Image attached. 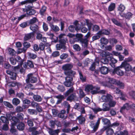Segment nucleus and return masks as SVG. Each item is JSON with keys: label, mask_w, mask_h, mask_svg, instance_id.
<instances>
[{"label": "nucleus", "mask_w": 135, "mask_h": 135, "mask_svg": "<svg viewBox=\"0 0 135 135\" xmlns=\"http://www.w3.org/2000/svg\"><path fill=\"white\" fill-rule=\"evenodd\" d=\"M73 67V65L71 64H66L63 65L62 69L64 70V73L65 75H72L73 76H74L76 74V72L71 70Z\"/></svg>", "instance_id": "f257e3e1"}, {"label": "nucleus", "mask_w": 135, "mask_h": 135, "mask_svg": "<svg viewBox=\"0 0 135 135\" xmlns=\"http://www.w3.org/2000/svg\"><path fill=\"white\" fill-rule=\"evenodd\" d=\"M65 78V81L64 82V85L66 87H71L74 84V83L73 81V75H66Z\"/></svg>", "instance_id": "f03ea898"}, {"label": "nucleus", "mask_w": 135, "mask_h": 135, "mask_svg": "<svg viewBox=\"0 0 135 135\" xmlns=\"http://www.w3.org/2000/svg\"><path fill=\"white\" fill-rule=\"evenodd\" d=\"M32 7L29 5H26L25 8H22L23 12H26L27 15H34L36 12L35 10L32 9Z\"/></svg>", "instance_id": "7ed1b4c3"}, {"label": "nucleus", "mask_w": 135, "mask_h": 135, "mask_svg": "<svg viewBox=\"0 0 135 135\" xmlns=\"http://www.w3.org/2000/svg\"><path fill=\"white\" fill-rule=\"evenodd\" d=\"M100 118H98L97 122L95 123L94 121H91L90 122V127L93 129L92 132L94 133L97 130L100 124Z\"/></svg>", "instance_id": "20e7f679"}, {"label": "nucleus", "mask_w": 135, "mask_h": 135, "mask_svg": "<svg viewBox=\"0 0 135 135\" xmlns=\"http://www.w3.org/2000/svg\"><path fill=\"white\" fill-rule=\"evenodd\" d=\"M27 78L26 80V83H35L37 82V79L36 77L34 76L33 73H30L28 74L27 76Z\"/></svg>", "instance_id": "39448f33"}, {"label": "nucleus", "mask_w": 135, "mask_h": 135, "mask_svg": "<svg viewBox=\"0 0 135 135\" xmlns=\"http://www.w3.org/2000/svg\"><path fill=\"white\" fill-rule=\"evenodd\" d=\"M123 68L120 65V66L114 69L113 73L114 74H116L120 76H123L124 74V72L122 70Z\"/></svg>", "instance_id": "423d86ee"}, {"label": "nucleus", "mask_w": 135, "mask_h": 135, "mask_svg": "<svg viewBox=\"0 0 135 135\" xmlns=\"http://www.w3.org/2000/svg\"><path fill=\"white\" fill-rule=\"evenodd\" d=\"M112 98H113L112 95L109 94H107L106 95H102L100 99V100L102 102H108Z\"/></svg>", "instance_id": "0eeeda50"}, {"label": "nucleus", "mask_w": 135, "mask_h": 135, "mask_svg": "<svg viewBox=\"0 0 135 135\" xmlns=\"http://www.w3.org/2000/svg\"><path fill=\"white\" fill-rule=\"evenodd\" d=\"M23 67L25 68H34L33 63L30 60H27V62L24 63Z\"/></svg>", "instance_id": "6e6552de"}, {"label": "nucleus", "mask_w": 135, "mask_h": 135, "mask_svg": "<svg viewBox=\"0 0 135 135\" xmlns=\"http://www.w3.org/2000/svg\"><path fill=\"white\" fill-rule=\"evenodd\" d=\"M122 68H124L126 71H129L131 70L132 68L131 66L128 63H127L126 61H125L122 62L121 65Z\"/></svg>", "instance_id": "1a4fd4ad"}, {"label": "nucleus", "mask_w": 135, "mask_h": 135, "mask_svg": "<svg viewBox=\"0 0 135 135\" xmlns=\"http://www.w3.org/2000/svg\"><path fill=\"white\" fill-rule=\"evenodd\" d=\"M119 14L121 17H124L127 19H130L133 15V14L130 12H128L126 13L119 12Z\"/></svg>", "instance_id": "9d476101"}, {"label": "nucleus", "mask_w": 135, "mask_h": 135, "mask_svg": "<svg viewBox=\"0 0 135 135\" xmlns=\"http://www.w3.org/2000/svg\"><path fill=\"white\" fill-rule=\"evenodd\" d=\"M30 28L32 31V32H33L34 34L35 33L39 31V27L36 24H33L31 25Z\"/></svg>", "instance_id": "9b49d317"}, {"label": "nucleus", "mask_w": 135, "mask_h": 135, "mask_svg": "<svg viewBox=\"0 0 135 135\" xmlns=\"http://www.w3.org/2000/svg\"><path fill=\"white\" fill-rule=\"evenodd\" d=\"M6 73L8 74L9 75L11 76L10 78L11 79L13 80L16 79V73L9 70H7Z\"/></svg>", "instance_id": "f8f14e48"}, {"label": "nucleus", "mask_w": 135, "mask_h": 135, "mask_svg": "<svg viewBox=\"0 0 135 135\" xmlns=\"http://www.w3.org/2000/svg\"><path fill=\"white\" fill-rule=\"evenodd\" d=\"M94 89L97 90H100V88L97 86H93L92 85H87L85 88V90L87 91H89L90 90L91 91Z\"/></svg>", "instance_id": "ddd939ff"}, {"label": "nucleus", "mask_w": 135, "mask_h": 135, "mask_svg": "<svg viewBox=\"0 0 135 135\" xmlns=\"http://www.w3.org/2000/svg\"><path fill=\"white\" fill-rule=\"evenodd\" d=\"M6 81L8 86L10 87H13L15 86L16 85L18 86L21 85V84L19 83L15 82V81L11 82L9 80H7Z\"/></svg>", "instance_id": "4468645a"}, {"label": "nucleus", "mask_w": 135, "mask_h": 135, "mask_svg": "<svg viewBox=\"0 0 135 135\" xmlns=\"http://www.w3.org/2000/svg\"><path fill=\"white\" fill-rule=\"evenodd\" d=\"M77 98L75 93H72L69 96L66 98V100L71 102Z\"/></svg>", "instance_id": "2eb2a0df"}, {"label": "nucleus", "mask_w": 135, "mask_h": 135, "mask_svg": "<svg viewBox=\"0 0 135 135\" xmlns=\"http://www.w3.org/2000/svg\"><path fill=\"white\" fill-rule=\"evenodd\" d=\"M49 130L48 132L50 135H58V133L59 132V129L54 130L49 128H48Z\"/></svg>", "instance_id": "dca6fc26"}, {"label": "nucleus", "mask_w": 135, "mask_h": 135, "mask_svg": "<svg viewBox=\"0 0 135 135\" xmlns=\"http://www.w3.org/2000/svg\"><path fill=\"white\" fill-rule=\"evenodd\" d=\"M100 71L102 74L105 75L108 73L109 70L107 67L103 66L100 68Z\"/></svg>", "instance_id": "f3484780"}, {"label": "nucleus", "mask_w": 135, "mask_h": 135, "mask_svg": "<svg viewBox=\"0 0 135 135\" xmlns=\"http://www.w3.org/2000/svg\"><path fill=\"white\" fill-rule=\"evenodd\" d=\"M100 43L102 45V48H103L104 47V45L107 44L109 42L108 40L106 38L103 37L101 38L100 39Z\"/></svg>", "instance_id": "a211bd4d"}, {"label": "nucleus", "mask_w": 135, "mask_h": 135, "mask_svg": "<svg viewBox=\"0 0 135 135\" xmlns=\"http://www.w3.org/2000/svg\"><path fill=\"white\" fill-rule=\"evenodd\" d=\"M66 112V111L65 110H61L60 112L58 114V117L62 119H66L67 117V115H64Z\"/></svg>", "instance_id": "6ab92c4d"}, {"label": "nucleus", "mask_w": 135, "mask_h": 135, "mask_svg": "<svg viewBox=\"0 0 135 135\" xmlns=\"http://www.w3.org/2000/svg\"><path fill=\"white\" fill-rule=\"evenodd\" d=\"M84 48H87L88 46V40L86 38H83L79 41Z\"/></svg>", "instance_id": "aec40b11"}, {"label": "nucleus", "mask_w": 135, "mask_h": 135, "mask_svg": "<svg viewBox=\"0 0 135 135\" xmlns=\"http://www.w3.org/2000/svg\"><path fill=\"white\" fill-rule=\"evenodd\" d=\"M34 34L33 32H31L27 34H26L24 37V40L27 41L33 38L34 36Z\"/></svg>", "instance_id": "412c9836"}, {"label": "nucleus", "mask_w": 135, "mask_h": 135, "mask_svg": "<svg viewBox=\"0 0 135 135\" xmlns=\"http://www.w3.org/2000/svg\"><path fill=\"white\" fill-rule=\"evenodd\" d=\"M131 105H129L128 103H126L121 108L120 110V112L122 113L124 109H126L127 110H129L131 108Z\"/></svg>", "instance_id": "4be33fe9"}, {"label": "nucleus", "mask_w": 135, "mask_h": 135, "mask_svg": "<svg viewBox=\"0 0 135 135\" xmlns=\"http://www.w3.org/2000/svg\"><path fill=\"white\" fill-rule=\"evenodd\" d=\"M25 124L22 122H20L17 126V129L20 131L23 130L25 128Z\"/></svg>", "instance_id": "5701e85b"}, {"label": "nucleus", "mask_w": 135, "mask_h": 135, "mask_svg": "<svg viewBox=\"0 0 135 135\" xmlns=\"http://www.w3.org/2000/svg\"><path fill=\"white\" fill-rule=\"evenodd\" d=\"M51 28L55 32L58 31L60 29L59 27L56 25H54L52 23L50 22L49 23Z\"/></svg>", "instance_id": "b1692460"}, {"label": "nucleus", "mask_w": 135, "mask_h": 135, "mask_svg": "<svg viewBox=\"0 0 135 135\" xmlns=\"http://www.w3.org/2000/svg\"><path fill=\"white\" fill-rule=\"evenodd\" d=\"M63 105L65 108H67L66 109L67 112V113H69L71 107L70 104L67 101H65L63 102Z\"/></svg>", "instance_id": "393cba45"}, {"label": "nucleus", "mask_w": 135, "mask_h": 135, "mask_svg": "<svg viewBox=\"0 0 135 135\" xmlns=\"http://www.w3.org/2000/svg\"><path fill=\"white\" fill-rule=\"evenodd\" d=\"M69 88L64 94L65 97H68L70 94L73 93L74 90V88L73 87H71Z\"/></svg>", "instance_id": "a878e982"}, {"label": "nucleus", "mask_w": 135, "mask_h": 135, "mask_svg": "<svg viewBox=\"0 0 135 135\" xmlns=\"http://www.w3.org/2000/svg\"><path fill=\"white\" fill-rule=\"evenodd\" d=\"M110 34L109 31L108 30L103 29L99 31L97 33V34L99 35H101L103 34L105 35H109Z\"/></svg>", "instance_id": "bb28decb"}, {"label": "nucleus", "mask_w": 135, "mask_h": 135, "mask_svg": "<svg viewBox=\"0 0 135 135\" xmlns=\"http://www.w3.org/2000/svg\"><path fill=\"white\" fill-rule=\"evenodd\" d=\"M126 9V7L123 4L120 3L119 5L118 8L117 10L118 11H119V12H123Z\"/></svg>", "instance_id": "cd10ccee"}, {"label": "nucleus", "mask_w": 135, "mask_h": 135, "mask_svg": "<svg viewBox=\"0 0 135 135\" xmlns=\"http://www.w3.org/2000/svg\"><path fill=\"white\" fill-rule=\"evenodd\" d=\"M102 122L104 123V124L107 126V127H110L111 123L110 120L107 118H103L102 119Z\"/></svg>", "instance_id": "c85d7f7f"}, {"label": "nucleus", "mask_w": 135, "mask_h": 135, "mask_svg": "<svg viewBox=\"0 0 135 135\" xmlns=\"http://www.w3.org/2000/svg\"><path fill=\"white\" fill-rule=\"evenodd\" d=\"M106 103L103 104V108H102V111L104 112L109 111L110 110V107Z\"/></svg>", "instance_id": "c756f323"}, {"label": "nucleus", "mask_w": 135, "mask_h": 135, "mask_svg": "<svg viewBox=\"0 0 135 135\" xmlns=\"http://www.w3.org/2000/svg\"><path fill=\"white\" fill-rule=\"evenodd\" d=\"M33 97L35 101L39 102L42 101V98L41 96L39 95L33 94Z\"/></svg>", "instance_id": "7c9ffc66"}, {"label": "nucleus", "mask_w": 135, "mask_h": 135, "mask_svg": "<svg viewBox=\"0 0 135 135\" xmlns=\"http://www.w3.org/2000/svg\"><path fill=\"white\" fill-rule=\"evenodd\" d=\"M56 47L57 50H60L62 49L64 50H65L66 49V47L65 46L63 45L60 43L59 44H56Z\"/></svg>", "instance_id": "2f4dec72"}, {"label": "nucleus", "mask_w": 135, "mask_h": 135, "mask_svg": "<svg viewBox=\"0 0 135 135\" xmlns=\"http://www.w3.org/2000/svg\"><path fill=\"white\" fill-rule=\"evenodd\" d=\"M77 119L78 120L80 124H82L84 123L85 119L84 117L82 115H80L77 118Z\"/></svg>", "instance_id": "473e14b6"}, {"label": "nucleus", "mask_w": 135, "mask_h": 135, "mask_svg": "<svg viewBox=\"0 0 135 135\" xmlns=\"http://www.w3.org/2000/svg\"><path fill=\"white\" fill-rule=\"evenodd\" d=\"M112 98L108 102V105L110 108L114 107L115 106L116 104V102Z\"/></svg>", "instance_id": "72a5a7b5"}, {"label": "nucleus", "mask_w": 135, "mask_h": 135, "mask_svg": "<svg viewBox=\"0 0 135 135\" xmlns=\"http://www.w3.org/2000/svg\"><path fill=\"white\" fill-rule=\"evenodd\" d=\"M20 103V100L17 98H14L12 99V103L14 105L17 106Z\"/></svg>", "instance_id": "f704fd0d"}, {"label": "nucleus", "mask_w": 135, "mask_h": 135, "mask_svg": "<svg viewBox=\"0 0 135 135\" xmlns=\"http://www.w3.org/2000/svg\"><path fill=\"white\" fill-rule=\"evenodd\" d=\"M27 84L25 87V88L26 90H28V89H34V86L32 84L30 83H26Z\"/></svg>", "instance_id": "c9c22d12"}, {"label": "nucleus", "mask_w": 135, "mask_h": 135, "mask_svg": "<svg viewBox=\"0 0 135 135\" xmlns=\"http://www.w3.org/2000/svg\"><path fill=\"white\" fill-rule=\"evenodd\" d=\"M37 0H26L21 2V4L22 5L28 3H32L36 2Z\"/></svg>", "instance_id": "e433bc0d"}, {"label": "nucleus", "mask_w": 135, "mask_h": 135, "mask_svg": "<svg viewBox=\"0 0 135 135\" xmlns=\"http://www.w3.org/2000/svg\"><path fill=\"white\" fill-rule=\"evenodd\" d=\"M115 84L117 85L120 89H123L124 87V84L120 81H118L116 82Z\"/></svg>", "instance_id": "4c0bfd02"}, {"label": "nucleus", "mask_w": 135, "mask_h": 135, "mask_svg": "<svg viewBox=\"0 0 135 135\" xmlns=\"http://www.w3.org/2000/svg\"><path fill=\"white\" fill-rule=\"evenodd\" d=\"M8 51L9 54L12 56H15L16 54V52L15 50L12 48H9L8 49Z\"/></svg>", "instance_id": "58836bf2"}, {"label": "nucleus", "mask_w": 135, "mask_h": 135, "mask_svg": "<svg viewBox=\"0 0 135 135\" xmlns=\"http://www.w3.org/2000/svg\"><path fill=\"white\" fill-rule=\"evenodd\" d=\"M38 21V19L35 17H33L29 21V24L30 25L35 24V23Z\"/></svg>", "instance_id": "ea45409f"}, {"label": "nucleus", "mask_w": 135, "mask_h": 135, "mask_svg": "<svg viewBox=\"0 0 135 135\" xmlns=\"http://www.w3.org/2000/svg\"><path fill=\"white\" fill-rule=\"evenodd\" d=\"M46 7L45 6H43L42 7L40 11V13L41 15H44L46 11Z\"/></svg>", "instance_id": "a19ab883"}, {"label": "nucleus", "mask_w": 135, "mask_h": 135, "mask_svg": "<svg viewBox=\"0 0 135 135\" xmlns=\"http://www.w3.org/2000/svg\"><path fill=\"white\" fill-rule=\"evenodd\" d=\"M78 72L79 75L80 79L82 82H85L86 80V78L85 77H84L81 71L78 70Z\"/></svg>", "instance_id": "79ce46f5"}, {"label": "nucleus", "mask_w": 135, "mask_h": 135, "mask_svg": "<svg viewBox=\"0 0 135 135\" xmlns=\"http://www.w3.org/2000/svg\"><path fill=\"white\" fill-rule=\"evenodd\" d=\"M79 96L81 99L83 98L86 95V94L84 93L83 90L81 89H79Z\"/></svg>", "instance_id": "37998d69"}, {"label": "nucleus", "mask_w": 135, "mask_h": 135, "mask_svg": "<svg viewBox=\"0 0 135 135\" xmlns=\"http://www.w3.org/2000/svg\"><path fill=\"white\" fill-rule=\"evenodd\" d=\"M11 120L14 122V123H12V125H15L17 123L19 122L20 121L19 119L17 117L14 116L12 117Z\"/></svg>", "instance_id": "c03bdc74"}, {"label": "nucleus", "mask_w": 135, "mask_h": 135, "mask_svg": "<svg viewBox=\"0 0 135 135\" xmlns=\"http://www.w3.org/2000/svg\"><path fill=\"white\" fill-rule=\"evenodd\" d=\"M115 7V3H112L108 7V10L110 11H113Z\"/></svg>", "instance_id": "a18cd8bd"}, {"label": "nucleus", "mask_w": 135, "mask_h": 135, "mask_svg": "<svg viewBox=\"0 0 135 135\" xmlns=\"http://www.w3.org/2000/svg\"><path fill=\"white\" fill-rule=\"evenodd\" d=\"M57 89L61 92H63L65 90V87L62 85H59L57 86Z\"/></svg>", "instance_id": "49530a36"}, {"label": "nucleus", "mask_w": 135, "mask_h": 135, "mask_svg": "<svg viewBox=\"0 0 135 135\" xmlns=\"http://www.w3.org/2000/svg\"><path fill=\"white\" fill-rule=\"evenodd\" d=\"M28 113L30 114H37V112L34 109H28L27 110Z\"/></svg>", "instance_id": "de8ad7c7"}, {"label": "nucleus", "mask_w": 135, "mask_h": 135, "mask_svg": "<svg viewBox=\"0 0 135 135\" xmlns=\"http://www.w3.org/2000/svg\"><path fill=\"white\" fill-rule=\"evenodd\" d=\"M78 21H75L74 23V24L75 25V27H76V31L78 32V31L79 30L80 28V25L78 23Z\"/></svg>", "instance_id": "09e8293b"}, {"label": "nucleus", "mask_w": 135, "mask_h": 135, "mask_svg": "<svg viewBox=\"0 0 135 135\" xmlns=\"http://www.w3.org/2000/svg\"><path fill=\"white\" fill-rule=\"evenodd\" d=\"M111 20L113 23L117 26H120L122 27V25L121 23L119 22L116 20L114 18H112Z\"/></svg>", "instance_id": "8fccbe9b"}, {"label": "nucleus", "mask_w": 135, "mask_h": 135, "mask_svg": "<svg viewBox=\"0 0 135 135\" xmlns=\"http://www.w3.org/2000/svg\"><path fill=\"white\" fill-rule=\"evenodd\" d=\"M34 120V119H28L27 124L29 126L32 127L33 126V122Z\"/></svg>", "instance_id": "3c124183"}, {"label": "nucleus", "mask_w": 135, "mask_h": 135, "mask_svg": "<svg viewBox=\"0 0 135 135\" xmlns=\"http://www.w3.org/2000/svg\"><path fill=\"white\" fill-rule=\"evenodd\" d=\"M28 55L29 57L31 59H36L37 57V55L31 53L30 52H28Z\"/></svg>", "instance_id": "603ef678"}, {"label": "nucleus", "mask_w": 135, "mask_h": 135, "mask_svg": "<svg viewBox=\"0 0 135 135\" xmlns=\"http://www.w3.org/2000/svg\"><path fill=\"white\" fill-rule=\"evenodd\" d=\"M114 133L113 130L111 128H107L106 131V134L107 135H112Z\"/></svg>", "instance_id": "864d4df0"}, {"label": "nucleus", "mask_w": 135, "mask_h": 135, "mask_svg": "<svg viewBox=\"0 0 135 135\" xmlns=\"http://www.w3.org/2000/svg\"><path fill=\"white\" fill-rule=\"evenodd\" d=\"M92 109L95 114H97L98 112L102 111V108L99 107L92 108Z\"/></svg>", "instance_id": "5fc2aeb1"}, {"label": "nucleus", "mask_w": 135, "mask_h": 135, "mask_svg": "<svg viewBox=\"0 0 135 135\" xmlns=\"http://www.w3.org/2000/svg\"><path fill=\"white\" fill-rule=\"evenodd\" d=\"M15 125H12L11 126V128L10 129V131L11 133L13 134H15L17 132V130L15 127Z\"/></svg>", "instance_id": "6e6d98bb"}, {"label": "nucleus", "mask_w": 135, "mask_h": 135, "mask_svg": "<svg viewBox=\"0 0 135 135\" xmlns=\"http://www.w3.org/2000/svg\"><path fill=\"white\" fill-rule=\"evenodd\" d=\"M4 104L10 109H13V107L10 103L7 102H4Z\"/></svg>", "instance_id": "4d7b16f0"}, {"label": "nucleus", "mask_w": 135, "mask_h": 135, "mask_svg": "<svg viewBox=\"0 0 135 135\" xmlns=\"http://www.w3.org/2000/svg\"><path fill=\"white\" fill-rule=\"evenodd\" d=\"M15 110L16 112L17 113H20L23 111V108L20 106H18L16 107L15 108Z\"/></svg>", "instance_id": "13d9d810"}, {"label": "nucleus", "mask_w": 135, "mask_h": 135, "mask_svg": "<svg viewBox=\"0 0 135 135\" xmlns=\"http://www.w3.org/2000/svg\"><path fill=\"white\" fill-rule=\"evenodd\" d=\"M0 119L4 123H8V121L7 118L4 116H1L0 117Z\"/></svg>", "instance_id": "bf43d9fd"}, {"label": "nucleus", "mask_w": 135, "mask_h": 135, "mask_svg": "<svg viewBox=\"0 0 135 135\" xmlns=\"http://www.w3.org/2000/svg\"><path fill=\"white\" fill-rule=\"evenodd\" d=\"M75 36L76 37L78 38V41H80L81 40L83 39V36L81 34L77 33Z\"/></svg>", "instance_id": "052dcab7"}, {"label": "nucleus", "mask_w": 135, "mask_h": 135, "mask_svg": "<svg viewBox=\"0 0 135 135\" xmlns=\"http://www.w3.org/2000/svg\"><path fill=\"white\" fill-rule=\"evenodd\" d=\"M96 62H93L91 65L89 69L92 71H94L95 68Z\"/></svg>", "instance_id": "680f3d73"}, {"label": "nucleus", "mask_w": 135, "mask_h": 135, "mask_svg": "<svg viewBox=\"0 0 135 135\" xmlns=\"http://www.w3.org/2000/svg\"><path fill=\"white\" fill-rule=\"evenodd\" d=\"M73 49L76 51H79L81 49V48L79 45L77 44L74 45L73 46Z\"/></svg>", "instance_id": "e2e57ef3"}, {"label": "nucleus", "mask_w": 135, "mask_h": 135, "mask_svg": "<svg viewBox=\"0 0 135 135\" xmlns=\"http://www.w3.org/2000/svg\"><path fill=\"white\" fill-rule=\"evenodd\" d=\"M40 104L33 101L31 103V105L34 108H36Z\"/></svg>", "instance_id": "0e129e2a"}, {"label": "nucleus", "mask_w": 135, "mask_h": 135, "mask_svg": "<svg viewBox=\"0 0 135 135\" xmlns=\"http://www.w3.org/2000/svg\"><path fill=\"white\" fill-rule=\"evenodd\" d=\"M69 29L70 31L71 32H74L75 30L76 31V27L74 25H70L69 27Z\"/></svg>", "instance_id": "69168bd1"}, {"label": "nucleus", "mask_w": 135, "mask_h": 135, "mask_svg": "<svg viewBox=\"0 0 135 135\" xmlns=\"http://www.w3.org/2000/svg\"><path fill=\"white\" fill-rule=\"evenodd\" d=\"M23 45L24 46L23 48L26 49V50L27 48H29L31 46L29 42H24L23 44Z\"/></svg>", "instance_id": "338daca9"}, {"label": "nucleus", "mask_w": 135, "mask_h": 135, "mask_svg": "<svg viewBox=\"0 0 135 135\" xmlns=\"http://www.w3.org/2000/svg\"><path fill=\"white\" fill-rule=\"evenodd\" d=\"M67 39L61 38L59 40L60 43L63 45L65 46Z\"/></svg>", "instance_id": "774afa93"}]
</instances>
